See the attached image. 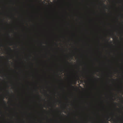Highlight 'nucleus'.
<instances>
[{
  "instance_id": "nucleus-1",
  "label": "nucleus",
  "mask_w": 123,
  "mask_h": 123,
  "mask_svg": "<svg viewBox=\"0 0 123 123\" xmlns=\"http://www.w3.org/2000/svg\"><path fill=\"white\" fill-rule=\"evenodd\" d=\"M45 62V89L44 91V108H46V46H45L44 48Z\"/></svg>"
},
{
  "instance_id": "nucleus-2",
  "label": "nucleus",
  "mask_w": 123,
  "mask_h": 123,
  "mask_svg": "<svg viewBox=\"0 0 123 123\" xmlns=\"http://www.w3.org/2000/svg\"><path fill=\"white\" fill-rule=\"evenodd\" d=\"M47 64H48V6L47 1Z\"/></svg>"
},
{
  "instance_id": "nucleus-3",
  "label": "nucleus",
  "mask_w": 123,
  "mask_h": 123,
  "mask_svg": "<svg viewBox=\"0 0 123 123\" xmlns=\"http://www.w3.org/2000/svg\"><path fill=\"white\" fill-rule=\"evenodd\" d=\"M37 96L38 97L37 101L39 102H40L42 101V97L39 94V93L37 92Z\"/></svg>"
},
{
  "instance_id": "nucleus-4",
  "label": "nucleus",
  "mask_w": 123,
  "mask_h": 123,
  "mask_svg": "<svg viewBox=\"0 0 123 123\" xmlns=\"http://www.w3.org/2000/svg\"><path fill=\"white\" fill-rule=\"evenodd\" d=\"M44 119L45 120V123H46V110H45Z\"/></svg>"
},
{
  "instance_id": "nucleus-5",
  "label": "nucleus",
  "mask_w": 123,
  "mask_h": 123,
  "mask_svg": "<svg viewBox=\"0 0 123 123\" xmlns=\"http://www.w3.org/2000/svg\"><path fill=\"white\" fill-rule=\"evenodd\" d=\"M51 111L52 112H54L55 111V109L54 108H56L55 107H51Z\"/></svg>"
},
{
  "instance_id": "nucleus-6",
  "label": "nucleus",
  "mask_w": 123,
  "mask_h": 123,
  "mask_svg": "<svg viewBox=\"0 0 123 123\" xmlns=\"http://www.w3.org/2000/svg\"><path fill=\"white\" fill-rule=\"evenodd\" d=\"M53 43H54V44H55V45L57 46V45L56 43H55V42H53Z\"/></svg>"
},
{
  "instance_id": "nucleus-7",
  "label": "nucleus",
  "mask_w": 123,
  "mask_h": 123,
  "mask_svg": "<svg viewBox=\"0 0 123 123\" xmlns=\"http://www.w3.org/2000/svg\"><path fill=\"white\" fill-rule=\"evenodd\" d=\"M54 98L55 100V101L56 100V98H55V97H54Z\"/></svg>"
},
{
  "instance_id": "nucleus-8",
  "label": "nucleus",
  "mask_w": 123,
  "mask_h": 123,
  "mask_svg": "<svg viewBox=\"0 0 123 123\" xmlns=\"http://www.w3.org/2000/svg\"><path fill=\"white\" fill-rule=\"evenodd\" d=\"M8 48L10 50H11V51L12 50V49L10 47H8Z\"/></svg>"
},
{
  "instance_id": "nucleus-9",
  "label": "nucleus",
  "mask_w": 123,
  "mask_h": 123,
  "mask_svg": "<svg viewBox=\"0 0 123 123\" xmlns=\"http://www.w3.org/2000/svg\"><path fill=\"white\" fill-rule=\"evenodd\" d=\"M3 101L4 102V103L5 104H6V102L5 101H4V100H3Z\"/></svg>"
},
{
  "instance_id": "nucleus-10",
  "label": "nucleus",
  "mask_w": 123,
  "mask_h": 123,
  "mask_svg": "<svg viewBox=\"0 0 123 123\" xmlns=\"http://www.w3.org/2000/svg\"><path fill=\"white\" fill-rule=\"evenodd\" d=\"M102 5H104V6H105V7H106V6H105V4L103 3H102Z\"/></svg>"
},
{
  "instance_id": "nucleus-11",
  "label": "nucleus",
  "mask_w": 123,
  "mask_h": 123,
  "mask_svg": "<svg viewBox=\"0 0 123 123\" xmlns=\"http://www.w3.org/2000/svg\"><path fill=\"white\" fill-rule=\"evenodd\" d=\"M52 20L53 21H54V18H52Z\"/></svg>"
},
{
  "instance_id": "nucleus-12",
  "label": "nucleus",
  "mask_w": 123,
  "mask_h": 123,
  "mask_svg": "<svg viewBox=\"0 0 123 123\" xmlns=\"http://www.w3.org/2000/svg\"><path fill=\"white\" fill-rule=\"evenodd\" d=\"M7 92L8 94H9V92L8 91H7Z\"/></svg>"
},
{
  "instance_id": "nucleus-13",
  "label": "nucleus",
  "mask_w": 123,
  "mask_h": 123,
  "mask_svg": "<svg viewBox=\"0 0 123 123\" xmlns=\"http://www.w3.org/2000/svg\"><path fill=\"white\" fill-rule=\"evenodd\" d=\"M55 56V55H52V56Z\"/></svg>"
},
{
  "instance_id": "nucleus-14",
  "label": "nucleus",
  "mask_w": 123,
  "mask_h": 123,
  "mask_svg": "<svg viewBox=\"0 0 123 123\" xmlns=\"http://www.w3.org/2000/svg\"><path fill=\"white\" fill-rule=\"evenodd\" d=\"M67 62V63H68V64H69V62Z\"/></svg>"
},
{
  "instance_id": "nucleus-15",
  "label": "nucleus",
  "mask_w": 123,
  "mask_h": 123,
  "mask_svg": "<svg viewBox=\"0 0 123 123\" xmlns=\"http://www.w3.org/2000/svg\"><path fill=\"white\" fill-rule=\"evenodd\" d=\"M0 112L1 113H2V112L1 111H0Z\"/></svg>"
},
{
  "instance_id": "nucleus-16",
  "label": "nucleus",
  "mask_w": 123,
  "mask_h": 123,
  "mask_svg": "<svg viewBox=\"0 0 123 123\" xmlns=\"http://www.w3.org/2000/svg\"><path fill=\"white\" fill-rule=\"evenodd\" d=\"M62 70V71H63V69Z\"/></svg>"
},
{
  "instance_id": "nucleus-17",
  "label": "nucleus",
  "mask_w": 123,
  "mask_h": 123,
  "mask_svg": "<svg viewBox=\"0 0 123 123\" xmlns=\"http://www.w3.org/2000/svg\"><path fill=\"white\" fill-rule=\"evenodd\" d=\"M51 70H53V69H52Z\"/></svg>"
},
{
  "instance_id": "nucleus-18",
  "label": "nucleus",
  "mask_w": 123,
  "mask_h": 123,
  "mask_svg": "<svg viewBox=\"0 0 123 123\" xmlns=\"http://www.w3.org/2000/svg\"><path fill=\"white\" fill-rule=\"evenodd\" d=\"M78 79H79V77H78Z\"/></svg>"
},
{
  "instance_id": "nucleus-19",
  "label": "nucleus",
  "mask_w": 123,
  "mask_h": 123,
  "mask_svg": "<svg viewBox=\"0 0 123 123\" xmlns=\"http://www.w3.org/2000/svg\"><path fill=\"white\" fill-rule=\"evenodd\" d=\"M45 1H46V0H45Z\"/></svg>"
},
{
  "instance_id": "nucleus-20",
  "label": "nucleus",
  "mask_w": 123,
  "mask_h": 123,
  "mask_svg": "<svg viewBox=\"0 0 123 123\" xmlns=\"http://www.w3.org/2000/svg\"><path fill=\"white\" fill-rule=\"evenodd\" d=\"M54 79H55V77H54Z\"/></svg>"
},
{
  "instance_id": "nucleus-21",
  "label": "nucleus",
  "mask_w": 123,
  "mask_h": 123,
  "mask_svg": "<svg viewBox=\"0 0 123 123\" xmlns=\"http://www.w3.org/2000/svg\"><path fill=\"white\" fill-rule=\"evenodd\" d=\"M2 44H1V46H2Z\"/></svg>"
},
{
  "instance_id": "nucleus-22",
  "label": "nucleus",
  "mask_w": 123,
  "mask_h": 123,
  "mask_svg": "<svg viewBox=\"0 0 123 123\" xmlns=\"http://www.w3.org/2000/svg\"><path fill=\"white\" fill-rule=\"evenodd\" d=\"M35 107H34V108H35Z\"/></svg>"
}]
</instances>
